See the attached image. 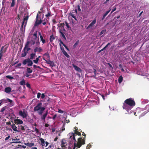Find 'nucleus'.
<instances>
[{"label":"nucleus","mask_w":149,"mask_h":149,"mask_svg":"<svg viewBox=\"0 0 149 149\" xmlns=\"http://www.w3.org/2000/svg\"><path fill=\"white\" fill-rule=\"evenodd\" d=\"M27 72L29 73H31L32 72V70H31V68H27Z\"/></svg>","instance_id":"39"},{"label":"nucleus","mask_w":149,"mask_h":149,"mask_svg":"<svg viewBox=\"0 0 149 149\" xmlns=\"http://www.w3.org/2000/svg\"><path fill=\"white\" fill-rule=\"evenodd\" d=\"M43 55L47 57L49 59H50V56L48 52H46Z\"/></svg>","instance_id":"37"},{"label":"nucleus","mask_w":149,"mask_h":149,"mask_svg":"<svg viewBox=\"0 0 149 149\" xmlns=\"http://www.w3.org/2000/svg\"><path fill=\"white\" fill-rule=\"evenodd\" d=\"M55 39L54 35L52 34L50 36V41L51 42H52L53 40Z\"/></svg>","instance_id":"32"},{"label":"nucleus","mask_w":149,"mask_h":149,"mask_svg":"<svg viewBox=\"0 0 149 149\" xmlns=\"http://www.w3.org/2000/svg\"><path fill=\"white\" fill-rule=\"evenodd\" d=\"M14 123L16 125H21L23 123V121L22 120L19 119H15L14 121Z\"/></svg>","instance_id":"9"},{"label":"nucleus","mask_w":149,"mask_h":149,"mask_svg":"<svg viewBox=\"0 0 149 149\" xmlns=\"http://www.w3.org/2000/svg\"><path fill=\"white\" fill-rule=\"evenodd\" d=\"M40 40L42 41V43L44 44L45 42V40L43 38L42 36V35H40Z\"/></svg>","instance_id":"38"},{"label":"nucleus","mask_w":149,"mask_h":149,"mask_svg":"<svg viewBox=\"0 0 149 149\" xmlns=\"http://www.w3.org/2000/svg\"><path fill=\"white\" fill-rule=\"evenodd\" d=\"M26 82L24 79H23L19 82V84L21 85H24L25 84Z\"/></svg>","instance_id":"34"},{"label":"nucleus","mask_w":149,"mask_h":149,"mask_svg":"<svg viewBox=\"0 0 149 149\" xmlns=\"http://www.w3.org/2000/svg\"><path fill=\"white\" fill-rule=\"evenodd\" d=\"M19 115L23 118H26L27 117L28 114L27 112L24 111H22L21 110L19 112Z\"/></svg>","instance_id":"5"},{"label":"nucleus","mask_w":149,"mask_h":149,"mask_svg":"<svg viewBox=\"0 0 149 149\" xmlns=\"http://www.w3.org/2000/svg\"><path fill=\"white\" fill-rule=\"evenodd\" d=\"M26 86L29 88H31V85H30V84L28 82H27L26 84Z\"/></svg>","instance_id":"51"},{"label":"nucleus","mask_w":149,"mask_h":149,"mask_svg":"<svg viewBox=\"0 0 149 149\" xmlns=\"http://www.w3.org/2000/svg\"><path fill=\"white\" fill-rule=\"evenodd\" d=\"M24 144L26 145L27 146H28L30 147L33 146L34 145V143H30L29 142L25 143H24Z\"/></svg>","instance_id":"23"},{"label":"nucleus","mask_w":149,"mask_h":149,"mask_svg":"<svg viewBox=\"0 0 149 149\" xmlns=\"http://www.w3.org/2000/svg\"><path fill=\"white\" fill-rule=\"evenodd\" d=\"M70 138L71 139H73V140L76 142V140L75 138V134L73 133H70L69 134Z\"/></svg>","instance_id":"13"},{"label":"nucleus","mask_w":149,"mask_h":149,"mask_svg":"<svg viewBox=\"0 0 149 149\" xmlns=\"http://www.w3.org/2000/svg\"><path fill=\"white\" fill-rule=\"evenodd\" d=\"M79 40H77L76 42L74 44V45H73L74 47H75L78 45V44L79 43Z\"/></svg>","instance_id":"46"},{"label":"nucleus","mask_w":149,"mask_h":149,"mask_svg":"<svg viewBox=\"0 0 149 149\" xmlns=\"http://www.w3.org/2000/svg\"><path fill=\"white\" fill-rule=\"evenodd\" d=\"M10 135H8L7 137H6L5 138V140L6 141L8 139L10 138Z\"/></svg>","instance_id":"64"},{"label":"nucleus","mask_w":149,"mask_h":149,"mask_svg":"<svg viewBox=\"0 0 149 149\" xmlns=\"http://www.w3.org/2000/svg\"><path fill=\"white\" fill-rule=\"evenodd\" d=\"M96 22V19H95L94 20L90 23L87 26V29H88L92 27L93 25Z\"/></svg>","instance_id":"12"},{"label":"nucleus","mask_w":149,"mask_h":149,"mask_svg":"<svg viewBox=\"0 0 149 149\" xmlns=\"http://www.w3.org/2000/svg\"><path fill=\"white\" fill-rule=\"evenodd\" d=\"M25 25L24 26V28H20V31L22 32L23 33H24V32L25 31Z\"/></svg>","instance_id":"40"},{"label":"nucleus","mask_w":149,"mask_h":149,"mask_svg":"<svg viewBox=\"0 0 149 149\" xmlns=\"http://www.w3.org/2000/svg\"><path fill=\"white\" fill-rule=\"evenodd\" d=\"M123 80V77L122 76H120L118 79V81L119 83H121Z\"/></svg>","instance_id":"30"},{"label":"nucleus","mask_w":149,"mask_h":149,"mask_svg":"<svg viewBox=\"0 0 149 149\" xmlns=\"http://www.w3.org/2000/svg\"><path fill=\"white\" fill-rule=\"evenodd\" d=\"M48 19H49L48 18H45L43 20H42V22H48V20H47Z\"/></svg>","instance_id":"52"},{"label":"nucleus","mask_w":149,"mask_h":149,"mask_svg":"<svg viewBox=\"0 0 149 149\" xmlns=\"http://www.w3.org/2000/svg\"><path fill=\"white\" fill-rule=\"evenodd\" d=\"M41 95V93H38L37 94V98L39 99L40 98Z\"/></svg>","instance_id":"59"},{"label":"nucleus","mask_w":149,"mask_h":149,"mask_svg":"<svg viewBox=\"0 0 149 149\" xmlns=\"http://www.w3.org/2000/svg\"><path fill=\"white\" fill-rule=\"evenodd\" d=\"M146 109L147 110L148 112H149V104L147 105L145 107Z\"/></svg>","instance_id":"48"},{"label":"nucleus","mask_w":149,"mask_h":149,"mask_svg":"<svg viewBox=\"0 0 149 149\" xmlns=\"http://www.w3.org/2000/svg\"><path fill=\"white\" fill-rule=\"evenodd\" d=\"M11 89L10 87H6L5 88L4 91L6 93H8L11 91Z\"/></svg>","instance_id":"21"},{"label":"nucleus","mask_w":149,"mask_h":149,"mask_svg":"<svg viewBox=\"0 0 149 149\" xmlns=\"http://www.w3.org/2000/svg\"><path fill=\"white\" fill-rule=\"evenodd\" d=\"M29 16L27 15V16L26 17L24 18V20L22 22L25 23V27H26V25L27 20H28V18H29Z\"/></svg>","instance_id":"19"},{"label":"nucleus","mask_w":149,"mask_h":149,"mask_svg":"<svg viewBox=\"0 0 149 149\" xmlns=\"http://www.w3.org/2000/svg\"><path fill=\"white\" fill-rule=\"evenodd\" d=\"M39 15L38 14H37L36 15V21L35 23V26H37L41 24L42 22V19H40L39 20Z\"/></svg>","instance_id":"4"},{"label":"nucleus","mask_w":149,"mask_h":149,"mask_svg":"<svg viewBox=\"0 0 149 149\" xmlns=\"http://www.w3.org/2000/svg\"><path fill=\"white\" fill-rule=\"evenodd\" d=\"M116 9V7H113V8L111 11V14H112L114 11H115Z\"/></svg>","instance_id":"53"},{"label":"nucleus","mask_w":149,"mask_h":149,"mask_svg":"<svg viewBox=\"0 0 149 149\" xmlns=\"http://www.w3.org/2000/svg\"><path fill=\"white\" fill-rule=\"evenodd\" d=\"M11 121L13 123L11 125V126L13 130L15 132H19L20 131L17 129V127L15 125V124L13 123V121L11 120Z\"/></svg>","instance_id":"8"},{"label":"nucleus","mask_w":149,"mask_h":149,"mask_svg":"<svg viewBox=\"0 0 149 149\" xmlns=\"http://www.w3.org/2000/svg\"><path fill=\"white\" fill-rule=\"evenodd\" d=\"M73 13H69V15L71 16L72 18L74 19L76 21H77V19L76 17H75V15H76L75 14H73Z\"/></svg>","instance_id":"20"},{"label":"nucleus","mask_w":149,"mask_h":149,"mask_svg":"<svg viewBox=\"0 0 149 149\" xmlns=\"http://www.w3.org/2000/svg\"><path fill=\"white\" fill-rule=\"evenodd\" d=\"M33 36H34L36 38H37V31H36L35 32H34Z\"/></svg>","instance_id":"58"},{"label":"nucleus","mask_w":149,"mask_h":149,"mask_svg":"<svg viewBox=\"0 0 149 149\" xmlns=\"http://www.w3.org/2000/svg\"><path fill=\"white\" fill-rule=\"evenodd\" d=\"M21 143V141H13L12 142V143Z\"/></svg>","instance_id":"60"},{"label":"nucleus","mask_w":149,"mask_h":149,"mask_svg":"<svg viewBox=\"0 0 149 149\" xmlns=\"http://www.w3.org/2000/svg\"><path fill=\"white\" fill-rule=\"evenodd\" d=\"M59 32L61 34V36H62L63 38L65 40H66V38L65 36V32H63L62 31V29H60L59 30Z\"/></svg>","instance_id":"14"},{"label":"nucleus","mask_w":149,"mask_h":149,"mask_svg":"<svg viewBox=\"0 0 149 149\" xmlns=\"http://www.w3.org/2000/svg\"><path fill=\"white\" fill-rule=\"evenodd\" d=\"M36 55V53H32L30 54V59L32 60L33 59L35 56Z\"/></svg>","instance_id":"29"},{"label":"nucleus","mask_w":149,"mask_h":149,"mask_svg":"<svg viewBox=\"0 0 149 149\" xmlns=\"http://www.w3.org/2000/svg\"><path fill=\"white\" fill-rule=\"evenodd\" d=\"M26 49V48L24 47L22 51V52L21 54V56L22 57H24L25 56L28 52Z\"/></svg>","instance_id":"10"},{"label":"nucleus","mask_w":149,"mask_h":149,"mask_svg":"<svg viewBox=\"0 0 149 149\" xmlns=\"http://www.w3.org/2000/svg\"><path fill=\"white\" fill-rule=\"evenodd\" d=\"M74 134H75L76 135H78L79 136H81V133L80 132H78V131H75Z\"/></svg>","instance_id":"42"},{"label":"nucleus","mask_w":149,"mask_h":149,"mask_svg":"<svg viewBox=\"0 0 149 149\" xmlns=\"http://www.w3.org/2000/svg\"><path fill=\"white\" fill-rule=\"evenodd\" d=\"M43 59L46 61L47 63L49 64L50 66L53 67L55 65L53 61L50 60L49 59L46 60L45 58H43Z\"/></svg>","instance_id":"6"},{"label":"nucleus","mask_w":149,"mask_h":149,"mask_svg":"<svg viewBox=\"0 0 149 149\" xmlns=\"http://www.w3.org/2000/svg\"><path fill=\"white\" fill-rule=\"evenodd\" d=\"M86 138V137H84L83 139L82 137L78 138L77 143L75 142L74 143V148L73 149L79 148L82 145L85 144Z\"/></svg>","instance_id":"2"},{"label":"nucleus","mask_w":149,"mask_h":149,"mask_svg":"<svg viewBox=\"0 0 149 149\" xmlns=\"http://www.w3.org/2000/svg\"><path fill=\"white\" fill-rule=\"evenodd\" d=\"M20 129L23 131H24L25 130L24 127L22 125H18V130H19Z\"/></svg>","instance_id":"24"},{"label":"nucleus","mask_w":149,"mask_h":149,"mask_svg":"<svg viewBox=\"0 0 149 149\" xmlns=\"http://www.w3.org/2000/svg\"><path fill=\"white\" fill-rule=\"evenodd\" d=\"M6 77L9 79H13V77H12L10 75H7L6 76Z\"/></svg>","instance_id":"45"},{"label":"nucleus","mask_w":149,"mask_h":149,"mask_svg":"<svg viewBox=\"0 0 149 149\" xmlns=\"http://www.w3.org/2000/svg\"><path fill=\"white\" fill-rule=\"evenodd\" d=\"M42 51V49L41 47L38 48L37 47H36L34 50V51L35 53H36L37 51H38L40 52Z\"/></svg>","instance_id":"17"},{"label":"nucleus","mask_w":149,"mask_h":149,"mask_svg":"<svg viewBox=\"0 0 149 149\" xmlns=\"http://www.w3.org/2000/svg\"><path fill=\"white\" fill-rule=\"evenodd\" d=\"M47 114H48V111H47L46 112V113L45 114H43L42 116V117H41V119L42 120L45 121V118H46V116H47Z\"/></svg>","instance_id":"18"},{"label":"nucleus","mask_w":149,"mask_h":149,"mask_svg":"<svg viewBox=\"0 0 149 149\" xmlns=\"http://www.w3.org/2000/svg\"><path fill=\"white\" fill-rule=\"evenodd\" d=\"M111 9H110L109 10H108L103 15L102 18V20H103L104 19L105 17L108 14V13L111 10Z\"/></svg>","instance_id":"22"},{"label":"nucleus","mask_w":149,"mask_h":149,"mask_svg":"<svg viewBox=\"0 0 149 149\" xmlns=\"http://www.w3.org/2000/svg\"><path fill=\"white\" fill-rule=\"evenodd\" d=\"M7 48L8 47H6V45L1 47L0 50V60L2 59L3 54L6 52Z\"/></svg>","instance_id":"3"},{"label":"nucleus","mask_w":149,"mask_h":149,"mask_svg":"<svg viewBox=\"0 0 149 149\" xmlns=\"http://www.w3.org/2000/svg\"><path fill=\"white\" fill-rule=\"evenodd\" d=\"M54 148V145L53 144H51L49 146L48 148H49V149H53Z\"/></svg>","instance_id":"43"},{"label":"nucleus","mask_w":149,"mask_h":149,"mask_svg":"<svg viewBox=\"0 0 149 149\" xmlns=\"http://www.w3.org/2000/svg\"><path fill=\"white\" fill-rule=\"evenodd\" d=\"M35 130L36 133L38 134L39 133L38 130L36 127L35 128Z\"/></svg>","instance_id":"56"},{"label":"nucleus","mask_w":149,"mask_h":149,"mask_svg":"<svg viewBox=\"0 0 149 149\" xmlns=\"http://www.w3.org/2000/svg\"><path fill=\"white\" fill-rule=\"evenodd\" d=\"M106 31V29L103 30H102L101 32L100 33V35H101L103 33H105Z\"/></svg>","instance_id":"41"},{"label":"nucleus","mask_w":149,"mask_h":149,"mask_svg":"<svg viewBox=\"0 0 149 149\" xmlns=\"http://www.w3.org/2000/svg\"><path fill=\"white\" fill-rule=\"evenodd\" d=\"M30 59L29 58L25 59L22 62L23 64L24 65H26L27 63L29 62Z\"/></svg>","instance_id":"26"},{"label":"nucleus","mask_w":149,"mask_h":149,"mask_svg":"<svg viewBox=\"0 0 149 149\" xmlns=\"http://www.w3.org/2000/svg\"><path fill=\"white\" fill-rule=\"evenodd\" d=\"M29 41H27L26 42L24 47L25 48H26L28 47H29Z\"/></svg>","instance_id":"47"},{"label":"nucleus","mask_w":149,"mask_h":149,"mask_svg":"<svg viewBox=\"0 0 149 149\" xmlns=\"http://www.w3.org/2000/svg\"><path fill=\"white\" fill-rule=\"evenodd\" d=\"M7 99L8 100V102L10 103V105L11 106H13L14 105V103L12 100L8 98H7Z\"/></svg>","instance_id":"35"},{"label":"nucleus","mask_w":149,"mask_h":149,"mask_svg":"<svg viewBox=\"0 0 149 149\" xmlns=\"http://www.w3.org/2000/svg\"><path fill=\"white\" fill-rule=\"evenodd\" d=\"M58 112L59 113H64V116H67V113L66 112L63 111L61 109H58Z\"/></svg>","instance_id":"25"},{"label":"nucleus","mask_w":149,"mask_h":149,"mask_svg":"<svg viewBox=\"0 0 149 149\" xmlns=\"http://www.w3.org/2000/svg\"><path fill=\"white\" fill-rule=\"evenodd\" d=\"M72 13H74L76 15H77V9H75V10H73L72 11Z\"/></svg>","instance_id":"55"},{"label":"nucleus","mask_w":149,"mask_h":149,"mask_svg":"<svg viewBox=\"0 0 149 149\" xmlns=\"http://www.w3.org/2000/svg\"><path fill=\"white\" fill-rule=\"evenodd\" d=\"M135 105V102L134 100L131 98L126 99L123 103V108L127 111L130 110Z\"/></svg>","instance_id":"1"},{"label":"nucleus","mask_w":149,"mask_h":149,"mask_svg":"<svg viewBox=\"0 0 149 149\" xmlns=\"http://www.w3.org/2000/svg\"><path fill=\"white\" fill-rule=\"evenodd\" d=\"M52 21L53 22V24H54V25L55 24L57 23L56 21V20L55 19H52Z\"/></svg>","instance_id":"54"},{"label":"nucleus","mask_w":149,"mask_h":149,"mask_svg":"<svg viewBox=\"0 0 149 149\" xmlns=\"http://www.w3.org/2000/svg\"><path fill=\"white\" fill-rule=\"evenodd\" d=\"M63 53L65 55V56L68 58H69L70 57L69 55L68 54L67 52L65 51L64 50H63Z\"/></svg>","instance_id":"31"},{"label":"nucleus","mask_w":149,"mask_h":149,"mask_svg":"<svg viewBox=\"0 0 149 149\" xmlns=\"http://www.w3.org/2000/svg\"><path fill=\"white\" fill-rule=\"evenodd\" d=\"M40 141L41 143V144L42 146H44L45 145V141L43 139H42V138H41L40 139Z\"/></svg>","instance_id":"28"},{"label":"nucleus","mask_w":149,"mask_h":149,"mask_svg":"<svg viewBox=\"0 0 149 149\" xmlns=\"http://www.w3.org/2000/svg\"><path fill=\"white\" fill-rule=\"evenodd\" d=\"M42 104L40 102L38 103V104L34 108V111H37L40 110L42 107Z\"/></svg>","instance_id":"7"},{"label":"nucleus","mask_w":149,"mask_h":149,"mask_svg":"<svg viewBox=\"0 0 149 149\" xmlns=\"http://www.w3.org/2000/svg\"><path fill=\"white\" fill-rule=\"evenodd\" d=\"M45 108L44 107H42L40 109V111L38 113L39 115H41L42 113H43V111L45 110Z\"/></svg>","instance_id":"27"},{"label":"nucleus","mask_w":149,"mask_h":149,"mask_svg":"<svg viewBox=\"0 0 149 149\" xmlns=\"http://www.w3.org/2000/svg\"><path fill=\"white\" fill-rule=\"evenodd\" d=\"M47 10L48 11L47 13L45 15V17H47V18H49V17H51L52 16L51 15V13L50 11V10L48 9V8H47Z\"/></svg>","instance_id":"16"},{"label":"nucleus","mask_w":149,"mask_h":149,"mask_svg":"<svg viewBox=\"0 0 149 149\" xmlns=\"http://www.w3.org/2000/svg\"><path fill=\"white\" fill-rule=\"evenodd\" d=\"M26 49L28 52V51L31 49V48L29 47H28L26 48Z\"/></svg>","instance_id":"61"},{"label":"nucleus","mask_w":149,"mask_h":149,"mask_svg":"<svg viewBox=\"0 0 149 149\" xmlns=\"http://www.w3.org/2000/svg\"><path fill=\"white\" fill-rule=\"evenodd\" d=\"M72 65L75 70L79 72H81V69L78 67L76 65L74 64H72Z\"/></svg>","instance_id":"11"},{"label":"nucleus","mask_w":149,"mask_h":149,"mask_svg":"<svg viewBox=\"0 0 149 149\" xmlns=\"http://www.w3.org/2000/svg\"><path fill=\"white\" fill-rule=\"evenodd\" d=\"M65 24L66 25L67 27V28H68V29L70 28V26H69V24H68V23L67 22H66V21L65 22Z\"/></svg>","instance_id":"49"},{"label":"nucleus","mask_w":149,"mask_h":149,"mask_svg":"<svg viewBox=\"0 0 149 149\" xmlns=\"http://www.w3.org/2000/svg\"><path fill=\"white\" fill-rule=\"evenodd\" d=\"M66 145V142L65 139H62L61 142V146L62 147H65Z\"/></svg>","instance_id":"15"},{"label":"nucleus","mask_w":149,"mask_h":149,"mask_svg":"<svg viewBox=\"0 0 149 149\" xmlns=\"http://www.w3.org/2000/svg\"><path fill=\"white\" fill-rule=\"evenodd\" d=\"M45 97V95L44 93H42L41 95V98L42 99H44Z\"/></svg>","instance_id":"57"},{"label":"nucleus","mask_w":149,"mask_h":149,"mask_svg":"<svg viewBox=\"0 0 149 149\" xmlns=\"http://www.w3.org/2000/svg\"><path fill=\"white\" fill-rule=\"evenodd\" d=\"M32 61L30 59L29 62L28 63L27 65L29 66H32L33 65Z\"/></svg>","instance_id":"36"},{"label":"nucleus","mask_w":149,"mask_h":149,"mask_svg":"<svg viewBox=\"0 0 149 149\" xmlns=\"http://www.w3.org/2000/svg\"><path fill=\"white\" fill-rule=\"evenodd\" d=\"M15 0H12V2L11 5V7H13L15 5Z\"/></svg>","instance_id":"44"},{"label":"nucleus","mask_w":149,"mask_h":149,"mask_svg":"<svg viewBox=\"0 0 149 149\" xmlns=\"http://www.w3.org/2000/svg\"><path fill=\"white\" fill-rule=\"evenodd\" d=\"M6 107H3L1 111H0V113H1V114H3V111L6 109Z\"/></svg>","instance_id":"33"},{"label":"nucleus","mask_w":149,"mask_h":149,"mask_svg":"<svg viewBox=\"0 0 149 149\" xmlns=\"http://www.w3.org/2000/svg\"><path fill=\"white\" fill-rule=\"evenodd\" d=\"M65 126V124H63V126L62 127L63 131H64L65 130V128H64Z\"/></svg>","instance_id":"62"},{"label":"nucleus","mask_w":149,"mask_h":149,"mask_svg":"<svg viewBox=\"0 0 149 149\" xmlns=\"http://www.w3.org/2000/svg\"><path fill=\"white\" fill-rule=\"evenodd\" d=\"M59 41L60 42L59 43V45L60 46H61V44H62L63 46L65 45V44L63 43L62 41L61 40H59Z\"/></svg>","instance_id":"50"},{"label":"nucleus","mask_w":149,"mask_h":149,"mask_svg":"<svg viewBox=\"0 0 149 149\" xmlns=\"http://www.w3.org/2000/svg\"><path fill=\"white\" fill-rule=\"evenodd\" d=\"M57 116V114H55V115H54L53 117H52V119H53V120H54L55 119V118H56V117Z\"/></svg>","instance_id":"63"}]
</instances>
